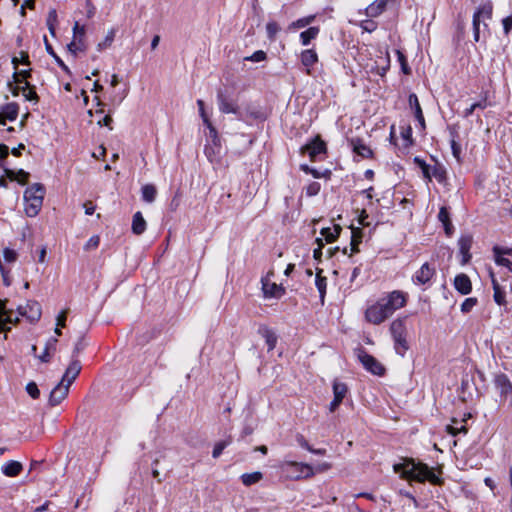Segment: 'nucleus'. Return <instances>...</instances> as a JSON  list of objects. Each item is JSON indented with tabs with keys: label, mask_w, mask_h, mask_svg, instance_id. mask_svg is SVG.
I'll list each match as a JSON object with an SVG mask.
<instances>
[{
	"label": "nucleus",
	"mask_w": 512,
	"mask_h": 512,
	"mask_svg": "<svg viewBox=\"0 0 512 512\" xmlns=\"http://www.w3.org/2000/svg\"><path fill=\"white\" fill-rule=\"evenodd\" d=\"M395 473L407 480H415L418 482L429 481L434 485L441 483L440 478L434 473V471L426 464L415 463L413 459H406L402 463L393 465Z\"/></svg>",
	"instance_id": "f257e3e1"
},
{
	"label": "nucleus",
	"mask_w": 512,
	"mask_h": 512,
	"mask_svg": "<svg viewBox=\"0 0 512 512\" xmlns=\"http://www.w3.org/2000/svg\"><path fill=\"white\" fill-rule=\"evenodd\" d=\"M45 188L40 183H34L24 192L25 213L28 217H35L41 210Z\"/></svg>",
	"instance_id": "f03ea898"
},
{
	"label": "nucleus",
	"mask_w": 512,
	"mask_h": 512,
	"mask_svg": "<svg viewBox=\"0 0 512 512\" xmlns=\"http://www.w3.org/2000/svg\"><path fill=\"white\" fill-rule=\"evenodd\" d=\"M493 6L491 2L481 5L473 15V37L476 42L480 39V24H483L484 29L488 28L486 20L492 17Z\"/></svg>",
	"instance_id": "7ed1b4c3"
},
{
	"label": "nucleus",
	"mask_w": 512,
	"mask_h": 512,
	"mask_svg": "<svg viewBox=\"0 0 512 512\" xmlns=\"http://www.w3.org/2000/svg\"><path fill=\"white\" fill-rule=\"evenodd\" d=\"M282 469L289 477L294 479L309 478L314 475L312 466L306 463L289 461L283 464Z\"/></svg>",
	"instance_id": "20e7f679"
},
{
	"label": "nucleus",
	"mask_w": 512,
	"mask_h": 512,
	"mask_svg": "<svg viewBox=\"0 0 512 512\" xmlns=\"http://www.w3.org/2000/svg\"><path fill=\"white\" fill-rule=\"evenodd\" d=\"M384 308L386 315L390 317L397 309L402 308L406 303L404 294L400 291H393L386 297L378 300Z\"/></svg>",
	"instance_id": "39448f33"
},
{
	"label": "nucleus",
	"mask_w": 512,
	"mask_h": 512,
	"mask_svg": "<svg viewBox=\"0 0 512 512\" xmlns=\"http://www.w3.org/2000/svg\"><path fill=\"white\" fill-rule=\"evenodd\" d=\"M493 383L502 398L508 401L509 406L512 407V382L509 377L504 373L495 375Z\"/></svg>",
	"instance_id": "423d86ee"
},
{
	"label": "nucleus",
	"mask_w": 512,
	"mask_h": 512,
	"mask_svg": "<svg viewBox=\"0 0 512 512\" xmlns=\"http://www.w3.org/2000/svg\"><path fill=\"white\" fill-rule=\"evenodd\" d=\"M358 358L367 371L377 376L384 375V366L372 355L368 354L364 350H361L358 354Z\"/></svg>",
	"instance_id": "0eeeda50"
},
{
	"label": "nucleus",
	"mask_w": 512,
	"mask_h": 512,
	"mask_svg": "<svg viewBox=\"0 0 512 512\" xmlns=\"http://www.w3.org/2000/svg\"><path fill=\"white\" fill-rule=\"evenodd\" d=\"M217 101L219 105V110L222 113L228 114L232 113L241 118L240 108L237 103L230 99L228 95L223 90H218L217 92Z\"/></svg>",
	"instance_id": "6e6552de"
},
{
	"label": "nucleus",
	"mask_w": 512,
	"mask_h": 512,
	"mask_svg": "<svg viewBox=\"0 0 512 512\" xmlns=\"http://www.w3.org/2000/svg\"><path fill=\"white\" fill-rule=\"evenodd\" d=\"M18 313L34 323L41 318V305L37 301H28L25 306L18 307Z\"/></svg>",
	"instance_id": "1a4fd4ad"
},
{
	"label": "nucleus",
	"mask_w": 512,
	"mask_h": 512,
	"mask_svg": "<svg viewBox=\"0 0 512 512\" xmlns=\"http://www.w3.org/2000/svg\"><path fill=\"white\" fill-rule=\"evenodd\" d=\"M365 318L368 322L378 325L384 322L388 317L384 308L377 301L374 305L367 308L365 312Z\"/></svg>",
	"instance_id": "9d476101"
},
{
	"label": "nucleus",
	"mask_w": 512,
	"mask_h": 512,
	"mask_svg": "<svg viewBox=\"0 0 512 512\" xmlns=\"http://www.w3.org/2000/svg\"><path fill=\"white\" fill-rule=\"evenodd\" d=\"M325 151L326 144L319 136H316L311 142L301 148V152L303 154H308L312 161H314L319 154L325 153Z\"/></svg>",
	"instance_id": "9b49d317"
},
{
	"label": "nucleus",
	"mask_w": 512,
	"mask_h": 512,
	"mask_svg": "<svg viewBox=\"0 0 512 512\" xmlns=\"http://www.w3.org/2000/svg\"><path fill=\"white\" fill-rule=\"evenodd\" d=\"M347 391H348V387L345 383L334 381V383H333L334 398L329 405L330 412H334L339 407V405L343 401L344 397L346 396Z\"/></svg>",
	"instance_id": "f8f14e48"
},
{
	"label": "nucleus",
	"mask_w": 512,
	"mask_h": 512,
	"mask_svg": "<svg viewBox=\"0 0 512 512\" xmlns=\"http://www.w3.org/2000/svg\"><path fill=\"white\" fill-rule=\"evenodd\" d=\"M435 275V268L430 266L429 263H424L419 270H417L412 278L413 282L418 285L428 283Z\"/></svg>",
	"instance_id": "ddd939ff"
},
{
	"label": "nucleus",
	"mask_w": 512,
	"mask_h": 512,
	"mask_svg": "<svg viewBox=\"0 0 512 512\" xmlns=\"http://www.w3.org/2000/svg\"><path fill=\"white\" fill-rule=\"evenodd\" d=\"M70 386L63 381H60L50 392L49 396V404L51 406L58 405L61 401H63L69 392Z\"/></svg>",
	"instance_id": "4468645a"
},
{
	"label": "nucleus",
	"mask_w": 512,
	"mask_h": 512,
	"mask_svg": "<svg viewBox=\"0 0 512 512\" xmlns=\"http://www.w3.org/2000/svg\"><path fill=\"white\" fill-rule=\"evenodd\" d=\"M473 238L471 235H462L458 240L459 251L462 254V264H466L471 259L470 249Z\"/></svg>",
	"instance_id": "2eb2a0df"
},
{
	"label": "nucleus",
	"mask_w": 512,
	"mask_h": 512,
	"mask_svg": "<svg viewBox=\"0 0 512 512\" xmlns=\"http://www.w3.org/2000/svg\"><path fill=\"white\" fill-rule=\"evenodd\" d=\"M81 371V364L78 360H72L67 367L61 381L71 386Z\"/></svg>",
	"instance_id": "dca6fc26"
},
{
	"label": "nucleus",
	"mask_w": 512,
	"mask_h": 512,
	"mask_svg": "<svg viewBox=\"0 0 512 512\" xmlns=\"http://www.w3.org/2000/svg\"><path fill=\"white\" fill-rule=\"evenodd\" d=\"M454 287L462 295H467L472 290L471 280L464 273L458 274L454 279Z\"/></svg>",
	"instance_id": "f3484780"
},
{
	"label": "nucleus",
	"mask_w": 512,
	"mask_h": 512,
	"mask_svg": "<svg viewBox=\"0 0 512 512\" xmlns=\"http://www.w3.org/2000/svg\"><path fill=\"white\" fill-rule=\"evenodd\" d=\"M7 300L0 299V333L5 331L4 323H16L18 318H13L12 310L6 308Z\"/></svg>",
	"instance_id": "a211bd4d"
},
{
	"label": "nucleus",
	"mask_w": 512,
	"mask_h": 512,
	"mask_svg": "<svg viewBox=\"0 0 512 512\" xmlns=\"http://www.w3.org/2000/svg\"><path fill=\"white\" fill-rule=\"evenodd\" d=\"M19 113V105L16 102H10L2 106L0 111L1 118L6 121H14Z\"/></svg>",
	"instance_id": "6ab92c4d"
},
{
	"label": "nucleus",
	"mask_w": 512,
	"mask_h": 512,
	"mask_svg": "<svg viewBox=\"0 0 512 512\" xmlns=\"http://www.w3.org/2000/svg\"><path fill=\"white\" fill-rule=\"evenodd\" d=\"M258 333L265 339L268 350H273L277 343V336L274 331L269 327L262 325L258 328Z\"/></svg>",
	"instance_id": "aec40b11"
},
{
	"label": "nucleus",
	"mask_w": 512,
	"mask_h": 512,
	"mask_svg": "<svg viewBox=\"0 0 512 512\" xmlns=\"http://www.w3.org/2000/svg\"><path fill=\"white\" fill-rule=\"evenodd\" d=\"M408 102H409L410 107L412 109H414L415 118L418 120L420 125L423 128H425V119H424L423 112H422L417 95L414 93L410 94L409 98H408Z\"/></svg>",
	"instance_id": "412c9836"
},
{
	"label": "nucleus",
	"mask_w": 512,
	"mask_h": 512,
	"mask_svg": "<svg viewBox=\"0 0 512 512\" xmlns=\"http://www.w3.org/2000/svg\"><path fill=\"white\" fill-rule=\"evenodd\" d=\"M262 285L265 296L280 297L285 292L282 286L277 285L276 283H269L268 280H262Z\"/></svg>",
	"instance_id": "4be33fe9"
},
{
	"label": "nucleus",
	"mask_w": 512,
	"mask_h": 512,
	"mask_svg": "<svg viewBox=\"0 0 512 512\" xmlns=\"http://www.w3.org/2000/svg\"><path fill=\"white\" fill-rule=\"evenodd\" d=\"M387 3V0H375L366 8V15L372 18L379 16L385 10Z\"/></svg>",
	"instance_id": "5701e85b"
},
{
	"label": "nucleus",
	"mask_w": 512,
	"mask_h": 512,
	"mask_svg": "<svg viewBox=\"0 0 512 512\" xmlns=\"http://www.w3.org/2000/svg\"><path fill=\"white\" fill-rule=\"evenodd\" d=\"M58 340L57 338H50L45 345L44 351L41 355L37 356L38 359L43 363H48L51 360V352H54L56 350V344Z\"/></svg>",
	"instance_id": "b1692460"
},
{
	"label": "nucleus",
	"mask_w": 512,
	"mask_h": 512,
	"mask_svg": "<svg viewBox=\"0 0 512 512\" xmlns=\"http://www.w3.org/2000/svg\"><path fill=\"white\" fill-rule=\"evenodd\" d=\"M23 469V466L20 462L11 460L7 463H5L2 466V472L4 475L8 477H15L17 476Z\"/></svg>",
	"instance_id": "393cba45"
},
{
	"label": "nucleus",
	"mask_w": 512,
	"mask_h": 512,
	"mask_svg": "<svg viewBox=\"0 0 512 512\" xmlns=\"http://www.w3.org/2000/svg\"><path fill=\"white\" fill-rule=\"evenodd\" d=\"M5 174L10 180L17 181L21 185H25L28 182L29 173L22 169L18 171L5 169Z\"/></svg>",
	"instance_id": "a878e982"
},
{
	"label": "nucleus",
	"mask_w": 512,
	"mask_h": 512,
	"mask_svg": "<svg viewBox=\"0 0 512 512\" xmlns=\"http://www.w3.org/2000/svg\"><path fill=\"white\" fill-rule=\"evenodd\" d=\"M146 230V221L143 218V215L141 212H136L133 215L132 220V232L136 235H141Z\"/></svg>",
	"instance_id": "bb28decb"
},
{
	"label": "nucleus",
	"mask_w": 512,
	"mask_h": 512,
	"mask_svg": "<svg viewBox=\"0 0 512 512\" xmlns=\"http://www.w3.org/2000/svg\"><path fill=\"white\" fill-rule=\"evenodd\" d=\"M405 318H399L394 320L390 325V332L392 337L406 336V325Z\"/></svg>",
	"instance_id": "cd10ccee"
},
{
	"label": "nucleus",
	"mask_w": 512,
	"mask_h": 512,
	"mask_svg": "<svg viewBox=\"0 0 512 512\" xmlns=\"http://www.w3.org/2000/svg\"><path fill=\"white\" fill-rule=\"evenodd\" d=\"M317 61L318 56L315 50L307 49L301 53V62L305 67L309 68L313 66Z\"/></svg>",
	"instance_id": "c85d7f7f"
},
{
	"label": "nucleus",
	"mask_w": 512,
	"mask_h": 512,
	"mask_svg": "<svg viewBox=\"0 0 512 512\" xmlns=\"http://www.w3.org/2000/svg\"><path fill=\"white\" fill-rule=\"evenodd\" d=\"M320 32L319 27H309L307 30L300 33V40L302 45L307 46L311 40L315 39Z\"/></svg>",
	"instance_id": "c756f323"
},
{
	"label": "nucleus",
	"mask_w": 512,
	"mask_h": 512,
	"mask_svg": "<svg viewBox=\"0 0 512 512\" xmlns=\"http://www.w3.org/2000/svg\"><path fill=\"white\" fill-rule=\"evenodd\" d=\"M142 199L147 203H152L156 199L157 189L152 184H146L141 189Z\"/></svg>",
	"instance_id": "7c9ffc66"
},
{
	"label": "nucleus",
	"mask_w": 512,
	"mask_h": 512,
	"mask_svg": "<svg viewBox=\"0 0 512 512\" xmlns=\"http://www.w3.org/2000/svg\"><path fill=\"white\" fill-rule=\"evenodd\" d=\"M353 151L363 158H370L372 156V150L360 140H352Z\"/></svg>",
	"instance_id": "2f4dec72"
},
{
	"label": "nucleus",
	"mask_w": 512,
	"mask_h": 512,
	"mask_svg": "<svg viewBox=\"0 0 512 512\" xmlns=\"http://www.w3.org/2000/svg\"><path fill=\"white\" fill-rule=\"evenodd\" d=\"M341 230L342 229L339 225H334L333 228H323L321 234L325 238L326 242L331 243L338 238Z\"/></svg>",
	"instance_id": "473e14b6"
},
{
	"label": "nucleus",
	"mask_w": 512,
	"mask_h": 512,
	"mask_svg": "<svg viewBox=\"0 0 512 512\" xmlns=\"http://www.w3.org/2000/svg\"><path fill=\"white\" fill-rule=\"evenodd\" d=\"M492 286H493V291H494V294H493L494 301L498 305H504L506 303L505 291L500 287L499 283L494 278L492 279Z\"/></svg>",
	"instance_id": "72a5a7b5"
},
{
	"label": "nucleus",
	"mask_w": 512,
	"mask_h": 512,
	"mask_svg": "<svg viewBox=\"0 0 512 512\" xmlns=\"http://www.w3.org/2000/svg\"><path fill=\"white\" fill-rule=\"evenodd\" d=\"M393 340L396 353L404 356L405 352L409 349L406 336L393 337Z\"/></svg>",
	"instance_id": "f704fd0d"
},
{
	"label": "nucleus",
	"mask_w": 512,
	"mask_h": 512,
	"mask_svg": "<svg viewBox=\"0 0 512 512\" xmlns=\"http://www.w3.org/2000/svg\"><path fill=\"white\" fill-rule=\"evenodd\" d=\"M45 47L48 54H50L56 61V63L61 67V69L68 75L71 74V71L69 67L63 62V60L55 53L54 49L52 48L51 44L48 43L47 39L45 38Z\"/></svg>",
	"instance_id": "c9c22d12"
},
{
	"label": "nucleus",
	"mask_w": 512,
	"mask_h": 512,
	"mask_svg": "<svg viewBox=\"0 0 512 512\" xmlns=\"http://www.w3.org/2000/svg\"><path fill=\"white\" fill-rule=\"evenodd\" d=\"M361 238H362V232L359 228H352V232H351V242H350V250H351V254L352 255L353 253H357L359 251L358 249V245L359 243L361 242Z\"/></svg>",
	"instance_id": "e433bc0d"
},
{
	"label": "nucleus",
	"mask_w": 512,
	"mask_h": 512,
	"mask_svg": "<svg viewBox=\"0 0 512 512\" xmlns=\"http://www.w3.org/2000/svg\"><path fill=\"white\" fill-rule=\"evenodd\" d=\"M322 270H319L316 274V280L315 284L320 294L321 302H324V297L326 293V285H327V279L326 277L321 276Z\"/></svg>",
	"instance_id": "4c0bfd02"
},
{
	"label": "nucleus",
	"mask_w": 512,
	"mask_h": 512,
	"mask_svg": "<svg viewBox=\"0 0 512 512\" xmlns=\"http://www.w3.org/2000/svg\"><path fill=\"white\" fill-rule=\"evenodd\" d=\"M431 178L434 177L438 182H444L446 179V169L443 165L437 163L430 169Z\"/></svg>",
	"instance_id": "58836bf2"
},
{
	"label": "nucleus",
	"mask_w": 512,
	"mask_h": 512,
	"mask_svg": "<svg viewBox=\"0 0 512 512\" xmlns=\"http://www.w3.org/2000/svg\"><path fill=\"white\" fill-rule=\"evenodd\" d=\"M263 475L261 472H253V473H245L241 476L242 483L245 486H250L259 482L262 479Z\"/></svg>",
	"instance_id": "ea45409f"
},
{
	"label": "nucleus",
	"mask_w": 512,
	"mask_h": 512,
	"mask_svg": "<svg viewBox=\"0 0 512 512\" xmlns=\"http://www.w3.org/2000/svg\"><path fill=\"white\" fill-rule=\"evenodd\" d=\"M231 443H232V437L231 436H228L226 439L217 442L214 445V448H213V451H212L213 458H218L221 455V453L223 452V450L227 446H229Z\"/></svg>",
	"instance_id": "a19ab883"
},
{
	"label": "nucleus",
	"mask_w": 512,
	"mask_h": 512,
	"mask_svg": "<svg viewBox=\"0 0 512 512\" xmlns=\"http://www.w3.org/2000/svg\"><path fill=\"white\" fill-rule=\"evenodd\" d=\"M316 16L315 15H309V16H306V17H303V18H300L294 22H292L290 25H289V29H300V28H304L308 25H310L314 20H315Z\"/></svg>",
	"instance_id": "79ce46f5"
},
{
	"label": "nucleus",
	"mask_w": 512,
	"mask_h": 512,
	"mask_svg": "<svg viewBox=\"0 0 512 512\" xmlns=\"http://www.w3.org/2000/svg\"><path fill=\"white\" fill-rule=\"evenodd\" d=\"M22 94L27 101H38L37 93L35 92L34 87H30L29 82H25Z\"/></svg>",
	"instance_id": "37998d69"
},
{
	"label": "nucleus",
	"mask_w": 512,
	"mask_h": 512,
	"mask_svg": "<svg viewBox=\"0 0 512 512\" xmlns=\"http://www.w3.org/2000/svg\"><path fill=\"white\" fill-rule=\"evenodd\" d=\"M414 163H416L419 166V168L422 170L423 176L426 179H428L429 181H431L430 169L432 166L428 165L423 159H421L419 157L414 158Z\"/></svg>",
	"instance_id": "c03bdc74"
},
{
	"label": "nucleus",
	"mask_w": 512,
	"mask_h": 512,
	"mask_svg": "<svg viewBox=\"0 0 512 512\" xmlns=\"http://www.w3.org/2000/svg\"><path fill=\"white\" fill-rule=\"evenodd\" d=\"M85 27L80 26L78 22H75L73 27V39L78 43H84Z\"/></svg>",
	"instance_id": "a18cd8bd"
},
{
	"label": "nucleus",
	"mask_w": 512,
	"mask_h": 512,
	"mask_svg": "<svg viewBox=\"0 0 512 512\" xmlns=\"http://www.w3.org/2000/svg\"><path fill=\"white\" fill-rule=\"evenodd\" d=\"M68 51L76 56L77 52H83L86 50L85 43H78L76 40L72 39V41L67 45Z\"/></svg>",
	"instance_id": "49530a36"
},
{
	"label": "nucleus",
	"mask_w": 512,
	"mask_h": 512,
	"mask_svg": "<svg viewBox=\"0 0 512 512\" xmlns=\"http://www.w3.org/2000/svg\"><path fill=\"white\" fill-rule=\"evenodd\" d=\"M279 31H280V27L275 21H270L267 23L266 32H267V36L270 40H274Z\"/></svg>",
	"instance_id": "de8ad7c7"
},
{
	"label": "nucleus",
	"mask_w": 512,
	"mask_h": 512,
	"mask_svg": "<svg viewBox=\"0 0 512 512\" xmlns=\"http://www.w3.org/2000/svg\"><path fill=\"white\" fill-rule=\"evenodd\" d=\"M30 76H31V70H21L19 72L13 73V80L17 84H22V83L25 84V82H27L26 79Z\"/></svg>",
	"instance_id": "09e8293b"
},
{
	"label": "nucleus",
	"mask_w": 512,
	"mask_h": 512,
	"mask_svg": "<svg viewBox=\"0 0 512 512\" xmlns=\"http://www.w3.org/2000/svg\"><path fill=\"white\" fill-rule=\"evenodd\" d=\"M477 304V299L474 297L466 298L463 303L461 304V311L463 313L470 312L473 307Z\"/></svg>",
	"instance_id": "8fccbe9b"
},
{
	"label": "nucleus",
	"mask_w": 512,
	"mask_h": 512,
	"mask_svg": "<svg viewBox=\"0 0 512 512\" xmlns=\"http://www.w3.org/2000/svg\"><path fill=\"white\" fill-rule=\"evenodd\" d=\"M114 36H115V32H114V30H111L105 37L104 41H102L98 44V46H97L98 51H102L103 49L109 47L114 40Z\"/></svg>",
	"instance_id": "3c124183"
},
{
	"label": "nucleus",
	"mask_w": 512,
	"mask_h": 512,
	"mask_svg": "<svg viewBox=\"0 0 512 512\" xmlns=\"http://www.w3.org/2000/svg\"><path fill=\"white\" fill-rule=\"evenodd\" d=\"M3 257L6 262L13 263L17 260L18 254L15 250L5 248L3 250Z\"/></svg>",
	"instance_id": "603ef678"
},
{
	"label": "nucleus",
	"mask_w": 512,
	"mask_h": 512,
	"mask_svg": "<svg viewBox=\"0 0 512 512\" xmlns=\"http://www.w3.org/2000/svg\"><path fill=\"white\" fill-rule=\"evenodd\" d=\"M26 391L33 399H37L40 396V391L35 382H29L26 385Z\"/></svg>",
	"instance_id": "864d4df0"
},
{
	"label": "nucleus",
	"mask_w": 512,
	"mask_h": 512,
	"mask_svg": "<svg viewBox=\"0 0 512 512\" xmlns=\"http://www.w3.org/2000/svg\"><path fill=\"white\" fill-rule=\"evenodd\" d=\"M207 128L209 129L210 137L212 138V142L214 145L219 146L220 139L218 137V133L216 128L212 125L211 121H208V123H204Z\"/></svg>",
	"instance_id": "5fc2aeb1"
},
{
	"label": "nucleus",
	"mask_w": 512,
	"mask_h": 512,
	"mask_svg": "<svg viewBox=\"0 0 512 512\" xmlns=\"http://www.w3.org/2000/svg\"><path fill=\"white\" fill-rule=\"evenodd\" d=\"M265 58H266V53L262 50H258L256 52H254L251 56L246 57L245 60L252 61V62H260V61L265 60Z\"/></svg>",
	"instance_id": "6e6d98bb"
},
{
	"label": "nucleus",
	"mask_w": 512,
	"mask_h": 512,
	"mask_svg": "<svg viewBox=\"0 0 512 512\" xmlns=\"http://www.w3.org/2000/svg\"><path fill=\"white\" fill-rule=\"evenodd\" d=\"M320 188H321V186L318 182H312L307 186L306 194L308 196H315L319 193Z\"/></svg>",
	"instance_id": "4d7b16f0"
},
{
	"label": "nucleus",
	"mask_w": 512,
	"mask_h": 512,
	"mask_svg": "<svg viewBox=\"0 0 512 512\" xmlns=\"http://www.w3.org/2000/svg\"><path fill=\"white\" fill-rule=\"evenodd\" d=\"M99 243H100V238L99 236L95 235V236H92L88 241L87 243L85 244L84 246V249L85 250H91V249H96L98 246H99Z\"/></svg>",
	"instance_id": "13d9d810"
},
{
	"label": "nucleus",
	"mask_w": 512,
	"mask_h": 512,
	"mask_svg": "<svg viewBox=\"0 0 512 512\" xmlns=\"http://www.w3.org/2000/svg\"><path fill=\"white\" fill-rule=\"evenodd\" d=\"M495 262L500 266L506 267L509 271L512 272V262L509 259L502 257V255L495 256Z\"/></svg>",
	"instance_id": "bf43d9fd"
},
{
	"label": "nucleus",
	"mask_w": 512,
	"mask_h": 512,
	"mask_svg": "<svg viewBox=\"0 0 512 512\" xmlns=\"http://www.w3.org/2000/svg\"><path fill=\"white\" fill-rule=\"evenodd\" d=\"M398 54V60L401 64V68L404 74H410V68L408 67L407 61L403 53L400 51L397 52Z\"/></svg>",
	"instance_id": "052dcab7"
},
{
	"label": "nucleus",
	"mask_w": 512,
	"mask_h": 512,
	"mask_svg": "<svg viewBox=\"0 0 512 512\" xmlns=\"http://www.w3.org/2000/svg\"><path fill=\"white\" fill-rule=\"evenodd\" d=\"M361 28L367 32H373L377 28V24L372 20H365L362 21Z\"/></svg>",
	"instance_id": "680f3d73"
},
{
	"label": "nucleus",
	"mask_w": 512,
	"mask_h": 512,
	"mask_svg": "<svg viewBox=\"0 0 512 512\" xmlns=\"http://www.w3.org/2000/svg\"><path fill=\"white\" fill-rule=\"evenodd\" d=\"M438 219L442 223L450 221V215H449L448 209L446 207L440 208V211L438 213Z\"/></svg>",
	"instance_id": "e2e57ef3"
},
{
	"label": "nucleus",
	"mask_w": 512,
	"mask_h": 512,
	"mask_svg": "<svg viewBox=\"0 0 512 512\" xmlns=\"http://www.w3.org/2000/svg\"><path fill=\"white\" fill-rule=\"evenodd\" d=\"M67 319V310L60 312L56 318V326L65 327Z\"/></svg>",
	"instance_id": "0e129e2a"
},
{
	"label": "nucleus",
	"mask_w": 512,
	"mask_h": 512,
	"mask_svg": "<svg viewBox=\"0 0 512 512\" xmlns=\"http://www.w3.org/2000/svg\"><path fill=\"white\" fill-rule=\"evenodd\" d=\"M493 253H494V256H500V255H504V254L512 255V248H502L499 246H494Z\"/></svg>",
	"instance_id": "69168bd1"
},
{
	"label": "nucleus",
	"mask_w": 512,
	"mask_h": 512,
	"mask_svg": "<svg viewBox=\"0 0 512 512\" xmlns=\"http://www.w3.org/2000/svg\"><path fill=\"white\" fill-rule=\"evenodd\" d=\"M197 105H198V108H199V114H200L203 122L204 123H208V121H210V120H209V118H208V116H207V114L205 112L203 100H200V99L197 100Z\"/></svg>",
	"instance_id": "338daca9"
},
{
	"label": "nucleus",
	"mask_w": 512,
	"mask_h": 512,
	"mask_svg": "<svg viewBox=\"0 0 512 512\" xmlns=\"http://www.w3.org/2000/svg\"><path fill=\"white\" fill-rule=\"evenodd\" d=\"M504 33L507 35L512 30V16H508L502 20Z\"/></svg>",
	"instance_id": "774afa93"
}]
</instances>
